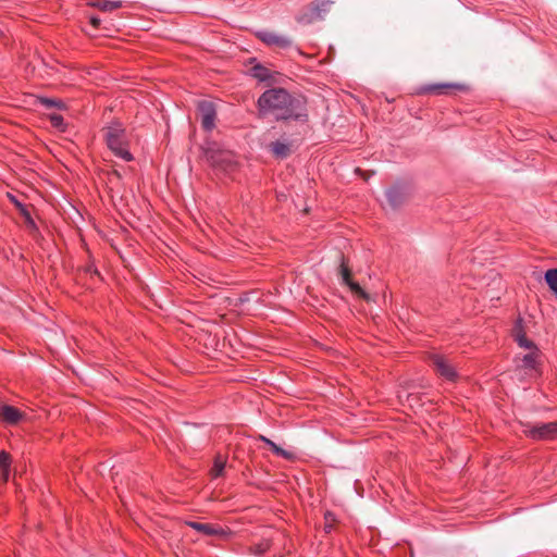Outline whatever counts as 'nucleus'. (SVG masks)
Returning a JSON list of instances; mask_svg holds the SVG:
<instances>
[{
  "label": "nucleus",
  "mask_w": 557,
  "mask_h": 557,
  "mask_svg": "<svg viewBox=\"0 0 557 557\" xmlns=\"http://www.w3.org/2000/svg\"><path fill=\"white\" fill-rule=\"evenodd\" d=\"M198 110L201 117V125L203 129L210 132L215 126V117H216V110L215 106L211 101H200L198 104Z\"/></svg>",
  "instance_id": "0eeeda50"
},
{
  "label": "nucleus",
  "mask_w": 557,
  "mask_h": 557,
  "mask_svg": "<svg viewBox=\"0 0 557 557\" xmlns=\"http://www.w3.org/2000/svg\"><path fill=\"white\" fill-rule=\"evenodd\" d=\"M206 160L218 171L225 173L233 172L237 166L234 153L221 149L216 144H208L203 150Z\"/></svg>",
  "instance_id": "7ed1b4c3"
},
{
  "label": "nucleus",
  "mask_w": 557,
  "mask_h": 557,
  "mask_svg": "<svg viewBox=\"0 0 557 557\" xmlns=\"http://www.w3.org/2000/svg\"><path fill=\"white\" fill-rule=\"evenodd\" d=\"M10 456L5 451L0 453V480L7 482L9 479Z\"/></svg>",
  "instance_id": "f3484780"
},
{
  "label": "nucleus",
  "mask_w": 557,
  "mask_h": 557,
  "mask_svg": "<svg viewBox=\"0 0 557 557\" xmlns=\"http://www.w3.org/2000/svg\"><path fill=\"white\" fill-rule=\"evenodd\" d=\"M90 23H91V25H92L95 28H97V27H99V25H100V23H101V20H100L99 17H97V16H91V17H90Z\"/></svg>",
  "instance_id": "a878e982"
},
{
  "label": "nucleus",
  "mask_w": 557,
  "mask_h": 557,
  "mask_svg": "<svg viewBox=\"0 0 557 557\" xmlns=\"http://www.w3.org/2000/svg\"><path fill=\"white\" fill-rule=\"evenodd\" d=\"M51 123L55 127H60L63 124V117L60 114H52L50 116Z\"/></svg>",
  "instance_id": "393cba45"
},
{
  "label": "nucleus",
  "mask_w": 557,
  "mask_h": 557,
  "mask_svg": "<svg viewBox=\"0 0 557 557\" xmlns=\"http://www.w3.org/2000/svg\"><path fill=\"white\" fill-rule=\"evenodd\" d=\"M24 417L25 414L13 406L2 405L0 407V419L7 424H17Z\"/></svg>",
  "instance_id": "9b49d317"
},
{
  "label": "nucleus",
  "mask_w": 557,
  "mask_h": 557,
  "mask_svg": "<svg viewBox=\"0 0 557 557\" xmlns=\"http://www.w3.org/2000/svg\"><path fill=\"white\" fill-rule=\"evenodd\" d=\"M539 349H533L532 351L525 354L522 358L516 359L517 367L524 370L525 374L528 375L536 374L539 367Z\"/></svg>",
  "instance_id": "6e6552de"
},
{
  "label": "nucleus",
  "mask_w": 557,
  "mask_h": 557,
  "mask_svg": "<svg viewBox=\"0 0 557 557\" xmlns=\"http://www.w3.org/2000/svg\"><path fill=\"white\" fill-rule=\"evenodd\" d=\"M271 151L275 157L284 159L290 152L289 144L280 140L274 141L271 144Z\"/></svg>",
  "instance_id": "2eb2a0df"
},
{
  "label": "nucleus",
  "mask_w": 557,
  "mask_h": 557,
  "mask_svg": "<svg viewBox=\"0 0 557 557\" xmlns=\"http://www.w3.org/2000/svg\"><path fill=\"white\" fill-rule=\"evenodd\" d=\"M252 75L259 81H265L269 78V71L262 65H256L252 67Z\"/></svg>",
  "instance_id": "5701e85b"
},
{
  "label": "nucleus",
  "mask_w": 557,
  "mask_h": 557,
  "mask_svg": "<svg viewBox=\"0 0 557 557\" xmlns=\"http://www.w3.org/2000/svg\"><path fill=\"white\" fill-rule=\"evenodd\" d=\"M258 107L263 115L271 114L277 121H307V109L302 98L292 96L284 88L265 90L258 99Z\"/></svg>",
  "instance_id": "f257e3e1"
},
{
  "label": "nucleus",
  "mask_w": 557,
  "mask_h": 557,
  "mask_svg": "<svg viewBox=\"0 0 557 557\" xmlns=\"http://www.w3.org/2000/svg\"><path fill=\"white\" fill-rule=\"evenodd\" d=\"M257 36L262 42L267 44L268 46H274L277 48L285 49L290 47L292 45V40L288 37L275 34L273 32L261 30L257 33Z\"/></svg>",
  "instance_id": "1a4fd4ad"
},
{
  "label": "nucleus",
  "mask_w": 557,
  "mask_h": 557,
  "mask_svg": "<svg viewBox=\"0 0 557 557\" xmlns=\"http://www.w3.org/2000/svg\"><path fill=\"white\" fill-rule=\"evenodd\" d=\"M545 281L549 288L557 295V269H549L545 273Z\"/></svg>",
  "instance_id": "412c9836"
},
{
  "label": "nucleus",
  "mask_w": 557,
  "mask_h": 557,
  "mask_svg": "<svg viewBox=\"0 0 557 557\" xmlns=\"http://www.w3.org/2000/svg\"><path fill=\"white\" fill-rule=\"evenodd\" d=\"M430 362L431 366L434 368L436 373L441 375L442 377L454 382L458 379V373L453 366V363L449 361L448 358L445 356L433 354L430 356Z\"/></svg>",
  "instance_id": "423d86ee"
},
{
  "label": "nucleus",
  "mask_w": 557,
  "mask_h": 557,
  "mask_svg": "<svg viewBox=\"0 0 557 557\" xmlns=\"http://www.w3.org/2000/svg\"><path fill=\"white\" fill-rule=\"evenodd\" d=\"M15 205L17 206V208L20 209L22 215L24 216L25 219V224L27 226V228L32 232V233H36L38 231V227L34 221V219L30 216V213L28 212V210L26 209L25 206H23L22 203L15 201Z\"/></svg>",
  "instance_id": "6ab92c4d"
},
{
  "label": "nucleus",
  "mask_w": 557,
  "mask_h": 557,
  "mask_svg": "<svg viewBox=\"0 0 557 557\" xmlns=\"http://www.w3.org/2000/svg\"><path fill=\"white\" fill-rule=\"evenodd\" d=\"M523 433L537 441H550L557 438V422L523 425Z\"/></svg>",
  "instance_id": "39448f33"
},
{
  "label": "nucleus",
  "mask_w": 557,
  "mask_h": 557,
  "mask_svg": "<svg viewBox=\"0 0 557 557\" xmlns=\"http://www.w3.org/2000/svg\"><path fill=\"white\" fill-rule=\"evenodd\" d=\"M260 441L264 442L271 449L272 451L277 455V456H281L285 459H292L294 457V455L283 448H281L280 446H277L273 441H271L270 438L263 436V435H260L259 436Z\"/></svg>",
  "instance_id": "dca6fc26"
},
{
  "label": "nucleus",
  "mask_w": 557,
  "mask_h": 557,
  "mask_svg": "<svg viewBox=\"0 0 557 557\" xmlns=\"http://www.w3.org/2000/svg\"><path fill=\"white\" fill-rule=\"evenodd\" d=\"M515 339L518 343V345L522 348L529 349L532 351L533 349H537L536 346L532 341L527 338L525 334L522 333L520 324H517L515 327Z\"/></svg>",
  "instance_id": "4468645a"
},
{
  "label": "nucleus",
  "mask_w": 557,
  "mask_h": 557,
  "mask_svg": "<svg viewBox=\"0 0 557 557\" xmlns=\"http://www.w3.org/2000/svg\"><path fill=\"white\" fill-rule=\"evenodd\" d=\"M332 4L333 1L331 0H314L298 14L297 21L301 24H311L323 20L330 12Z\"/></svg>",
  "instance_id": "20e7f679"
},
{
  "label": "nucleus",
  "mask_w": 557,
  "mask_h": 557,
  "mask_svg": "<svg viewBox=\"0 0 557 557\" xmlns=\"http://www.w3.org/2000/svg\"><path fill=\"white\" fill-rule=\"evenodd\" d=\"M187 525L205 535H223L224 531L221 528H216L209 523H200L195 521H188Z\"/></svg>",
  "instance_id": "f8f14e48"
},
{
  "label": "nucleus",
  "mask_w": 557,
  "mask_h": 557,
  "mask_svg": "<svg viewBox=\"0 0 557 557\" xmlns=\"http://www.w3.org/2000/svg\"><path fill=\"white\" fill-rule=\"evenodd\" d=\"M386 198H387V201L388 203L393 207V208H396L397 206H399L403 201V194L401 191L399 190V188L397 187H392L389 188L387 191H386Z\"/></svg>",
  "instance_id": "aec40b11"
},
{
  "label": "nucleus",
  "mask_w": 557,
  "mask_h": 557,
  "mask_svg": "<svg viewBox=\"0 0 557 557\" xmlns=\"http://www.w3.org/2000/svg\"><path fill=\"white\" fill-rule=\"evenodd\" d=\"M450 88H460V86L455 84H436L425 86L421 89V91L426 94H444L447 89Z\"/></svg>",
  "instance_id": "a211bd4d"
},
{
  "label": "nucleus",
  "mask_w": 557,
  "mask_h": 557,
  "mask_svg": "<svg viewBox=\"0 0 557 557\" xmlns=\"http://www.w3.org/2000/svg\"><path fill=\"white\" fill-rule=\"evenodd\" d=\"M106 141L109 149L115 157L124 160H133V156L128 150V141L126 138L125 129L121 124L114 123L106 129Z\"/></svg>",
  "instance_id": "f03ea898"
},
{
  "label": "nucleus",
  "mask_w": 557,
  "mask_h": 557,
  "mask_svg": "<svg viewBox=\"0 0 557 557\" xmlns=\"http://www.w3.org/2000/svg\"><path fill=\"white\" fill-rule=\"evenodd\" d=\"M225 468V460L219 455L214 459L213 467L211 469V475L213 478H219L223 474Z\"/></svg>",
  "instance_id": "4be33fe9"
},
{
  "label": "nucleus",
  "mask_w": 557,
  "mask_h": 557,
  "mask_svg": "<svg viewBox=\"0 0 557 557\" xmlns=\"http://www.w3.org/2000/svg\"><path fill=\"white\" fill-rule=\"evenodd\" d=\"M341 260H342V262L339 265V274L342 276L343 283L346 284L347 286H349V288L358 296H360L364 299H369L368 294L359 286V284L351 281L349 268L346 264L343 256L341 257Z\"/></svg>",
  "instance_id": "9d476101"
},
{
  "label": "nucleus",
  "mask_w": 557,
  "mask_h": 557,
  "mask_svg": "<svg viewBox=\"0 0 557 557\" xmlns=\"http://www.w3.org/2000/svg\"><path fill=\"white\" fill-rule=\"evenodd\" d=\"M39 102L45 106L46 108H61L62 107V102L61 101H58L55 99H51V98H40L39 99Z\"/></svg>",
  "instance_id": "b1692460"
},
{
  "label": "nucleus",
  "mask_w": 557,
  "mask_h": 557,
  "mask_svg": "<svg viewBox=\"0 0 557 557\" xmlns=\"http://www.w3.org/2000/svg\"><path fill=\"white\" fill-rule=\"evenodd\" d=\"M89 7L97 8L103 12H111L123 5L122 1L94 0L88 2Z\"/></svg>",
  "instance_id": "ddd939ff"
}]
</instances>
